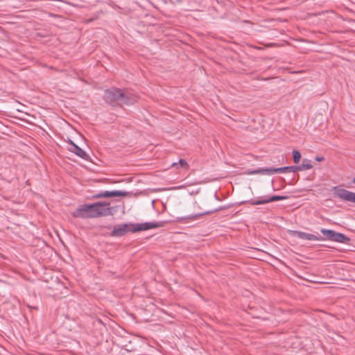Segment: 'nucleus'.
Listing matches in <instances>:
<instances>
[{
    "label": "nucleus",
    "mask_w": 355,
    "mask_h": 355,
    "mask_svg": "<svg viewBox=\"0 0 355 355\" xmlns=\"http://www.w3.org/2000/svg\"><path fill=\"white\" fill-rule=\"evenodd\" d=\"M296 171H298V166H284L279 168H260L256 170L250 171L247 174L272 175L276 173H294Z\"/></svg>",
    "instance_id": "1"
},
{
    "label": "nucleus",
    "mask_w": 355,
    "mask_h": 355,
    "mask_svg": "<svg viewBox=\"0 0 355 355\" xmlns=\"http://www.w3.org/2000/svg\"><path fill=\"white\" fill-rule=\"evenodd\" d=\"M94 211L93 203L83 204L78 206V207L72 212V216L74 218H94Z\"/></svg>",
    "instance_id": "2"
},
{
    "label": "nucleus",
    "mask_w": 355,
    "mask_h": 355,
    "mask_svg": "<svg viewBox=\"0 0 355 355\" xmlns=\"http://www.w3.org/2000/svg\"><path fill=\"white\" fill-rule=\"evenodd\" d=\"M94 218L112 215V208L107 202H97L93 203Z\"/></svg>",
    "instance_id": "3"
},
{
    "label": "nucleus",
    "mask_w": 355,
    "mask_h": 355,
    "mask_svg": "<svg viewBox=\"0 0 355 355\" xmlns=\"http://www.w3.org/2000/svg\"><path fill=\"white\" fill-rule=\"evenodd\" d=\"M120 97H121L120 89L116 88L106 89L103 95L105 101L113 106L120 104Z\"/></svg>",
    "instance_id": "4"
},
{
    "label": "nucleus",
    "mask_w": 355,
    "mask_h": 355,
    "mask_svg": "<svg viewBox=\"0 0 355 355\" xmlns=\"http://www.w3.org/2000/svg\"><path fill=\"white\" fill-rule=\"evenodd\" d=\"M321 233L327 237V239L341 243H347L349 241V238L345 236V234L339 232H336L332 230L327 229H321Z\"/></svg>",
    "instance_id": "5"
},
{
    "label": "nucleus",
    "mask_w": 355,
    "mask_h": 355,
    "mask_svg": "<svg viewBox=\"0 0 355 355\" xmlns=\"http://www.w3.org/2000/svg\"><path fill=\"white\" fill-rule=\"evenodd\" d=\"M332 191H334L335 197L355 203V193L343 189L338 186L334 187Z\"/></svg>",
    "instance_id": "6"
},
{
    "label": "nucleus",
    "mask_w": 355,
    "mask_h": 355,
    "mask_svg": "<svg viewBox=\"0 0 355 355\" xmlns=\"http://www.w3.org/2000/svg\"><path fill=\"white\" fill-rule=\"evenodd\" d=\"M163 226V223L159 222H146L142 223L131 224V232H137L140 231L148 230L150 229H154L161 227Z\"/></svg>",
    "instance_id": "7"
},
{
    "label": "nucleus",
    "mask_w": 355,
    "mask_h": 355,
    "mask_svg": "<svg viewBox=\"0 0 355 355\" xmlns=\"http://www.w3.org/2000/svg\"><path fill=\"white\" fill-rule=\"evenodd\" d=\"M120 104L131 105L135 103L137 100V95L134 94L130 91L120 89Z\"/></svg>",
    "instance_id": "8"
},
{
    "label": "nucleus",
    "mask_w": 355,
    "mask_h": 355,
    "mask_svg": "<svg viewBox=\"0 0 355 355\" xmlns=\"http://www.w3.org/2000/svg\"><path fill=\"white\" fill-rule=\"evenodd\" d=\"M132 227L131 224H121L114 226L113 230L111 232V235L113 236H123L128 232H131Z\"/></svg>",
    "instance_id": "9"
},
{
    "label": "nucleus",
    "mask_w": 355,
    "mask_h": 355,
    "mask_svg": "<svg viewBox=\"0 0 355 355\" xmlns=\"http://www.w3.org/2000/svg\"><path fill=\"white\" fill-rule=\"evenodd\" d=\"M286 198V196H271L270 198L261 197V198H260L258 200L252 199L250 201V203L252 205H259L266 204V203H268V202H270L284 200Z\"/></svg>",
    "instance_id": "10"
},
{
    "label": "nucleus",
    "mask_w": 355,
    "mask_h": 355,
    "mask_svg": "<svg viewBox=\"0 0 355 355\" xmlns=\"http://www.w3.org/2000/svg\"><path fill=\"white\" fill-rule=\"evenodd\" d=\"M293 235L300 239L309 241H323L324 239L319 234L315 235L301 231H293Z\"/></svg>",
    "instance_id": "11"
},
{
    "label": "nucleus",
    "mask_w": 355,
    "mask_h": 355,
    "mask_svg": "<svg viewBox=\"0 0 355 355\" xmlns=\"http://www.w3.org/2000/svg\"><path fill=\"white\" fill-rule=\"evenodd\" d=\"M69 144L70 146L68 149L70 152L76 154L77 156L85 160L89 159V156L88 154L84 150L77 146L75 143H73L71 140L69 141Z\"/></svg>",
    "instance_id": "12"
},
{
    "label": "nucleus",
    "mask_w": 355,
    "mask_h": 355,
    "mask_svg": "<svg viewBox=\"0 0 355 355\" xmlns=\"http://www.w3.org/2000/svg\"><path fill=\"white\" fill-rule=\"evenodd\" d=\"M211 213H212V211L191 214V215L187 216L179 217V218H178L177 221L180 223H182V224H187V223H189L193 221H195V220L199 219L201 216H205L206 214H211Z\"/></svg>",
    "instance_id": "13"
},
{
    "label": "nucleus",
    "mask_w": 355,
    "mask_h": 355,
    "mask_svg": "<svg viewBox=\"0 0 355 355\" xmlns=\"http://www.w3.org/2000/svg\"><path fill=\"white\" fill-rule=\"evenodd\" d=\"M128 192L123 191H104V195L105 198L109 197H116V196H126Z\"/></svg>",
    "instance_id": "14"
},
{
    "label": "nucleus",
    "mask_w": 355,
    "mask_h": 355,
    "mask_svg": "<svg viewBox=\"0 0 355 355\" xmlns=\"http://www.w3.org/2000/svg\"><path fill=\"white\" fill-rule=\"evenodd\" d=\"M313 167L311 162L309 159H304L302 163L298 166V171L309 170Z\"/></svg>",
    "instance_id": "15"
},
{
    "label": "nucleus",
    "mask_w": 355,
    "mask_h": 355,
    "mask_svg": "<svg viewBox=\"0 0 355 355\" xmlns=\"http://www.w3.org/2000/svg\"><path fill=\"white\" fill-rule=\"evenodd\" d=\"M178 165H179L181 168H183L186 170H188L189 168V165L188 164L187 161L183 159H180L178 163L174 162L172 164L171 166L175 167Z\"/></svg>",
    "instance_id": "16"
},
{
    "label": "nucleus",
    "mask_w": 355,
    "mask_h": 355,
    "mask_svg": "<svg viewBox=\"0 0 355 355\" xmlns=\"http://www.w3.org/2000/svg\"><path fill=\"white\" fill-rule=\"evenodd\" d=\"M301 158V155L299 151L296 150H293V162L297 164L300 162V159Z\"/></svg>",
    "instance_id": "17"
},
{
    "label": "nucleus",
    "mask_w": 355,
    "mask_h": 355,
    "mask_svg": "<svg viewBox=\"0 0 355 355\" xmlns=\"http://www.w3.org/2000/svg\"><path fill=\"white\" fill-rule=\"evenodd\" d=\"M93 198H105V196L104 195V192H100L96 194H95Z\"/></svg>",
    "instance_id": "18"
},
{
    "label": "nucleus",
    "mask_w": 355,
    "mask_h": 355,
    "mask_svg": "<svg viewBox=\"0 0 355 355\" xmlns=\"http://www.w3.org/2000/svg\"><path fill=\"white\" fill-rule=\"evenodd\" d=\"M315 159L317 162H322V161H323L324 159V158L323 157L317 156V157H315Z\"/></svg>",
    "instance_id": "19"
},
{
    "label": "nucleus",
    "mask_w": 355,
    "mask_h": 355,
    "mask_svg": "<svg viewBox=\"0 0 355 355\" xmlns=\"http://www.w3.org/2000/svg\"><path fill=\"white\" fill-rule=\"evenodd\" d=\"M352 182H353V183H354V184H355V177L354 178V179H353V181H352Z\"/></svg>",
    "instance_id": "20"
},
{
    "label": "nucleus",
    "mask_w": 355,
    "mask_h": 355,
    "mask_svg": "<svg viewBox=\"0 0 355 355\" xmlns=\"http://www.w3.org/2000/svg\"><path fill=\"white\" fill-rule=\"evenodd\" d=\"M220 209H221V208H220V209H216V211H218V210H220Z\"/></svg>",
    "instance_id": "21"
}]
</instances>
